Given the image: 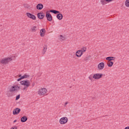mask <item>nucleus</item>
<instances>
[{"instance_id": "f257e3e1", "label": "nucleus", "mask_w": 129, "mask_h": 129, "mask_svg": "<svg viewBox=\"0 0 129 129\" xmlns=\"http://www.w3.org/2000/svg\"><path fill=\"white\" fill-rule=\"evenodd\" d=\"M18 90H20V87L18 85H14L9 89V91L7 92V96L8 97H12L13 96V93L15 92V91H18Z\"/></svg>"}, {"instance_id": "f03ea898", "label": "nucleus", "mask_w": 129, "mask_h": 129, "mask_svg": "<svg viewBox=\"0 0 129 129\" xmlns=\"http://www.w3.org/2000/svg\"><path fill=\"white\" fill-rule=\"evenodd\" d=\"M21 85H24V87L23 88V90H26V89H28V87H30L31 84L30 83L29 80H25V81H22L20 82Z\"/></svg>"}, {"instance_id": "7ed1b4c3", "label": "nucleus", "mask_w": 129, "mask_h": 129, "mask_svg": "<svg viewBox=\"0 0 129 129\" xmlns=\"http://www.w3.org/2000/svg\"><path fill=\"white\" fill-rule=\"evenodd\" d=\"M47 89L42 88L38 90V94L40 96H44V95L47 93Z\"/></svg>"}, {"instance_id": "20e7f679", "label": "nucleus", "mask_w": 129, "mask_h": 129, "mask_svg": "<svg viewBox=\"0 0 129 129\" xmlns=\"http://www.w3.org/2000/svg\"><path fill=\"white\" fill-rule=\"evenodd\" d=\"M12 60L13 58H12V57H7L2 59L0 62L1 63V64H8L9 62H11V61H12Z\"/></svg>"}, {"instance_id": "39448f33", "label": "nucleus", "mask_w": 129, "mask_h": 129, "mask_svg": "<svg viewBox=\"0 0 129 129\" xmlns=\"http://www.w3.org/2000/svg\"><path fill=\"white\" fill-rule=\"evenodd\" d=\"M68 122V118L67 117H61L59 119V123L60 124H65V123H67Z\"/></svg>"}, {"instance_id": "423d86ee", "label": "nucleus", "mask_w": 129, "mask_h": 129, "mask_svg": "<svg viewBox=\"0 0 129 129\" xmlns=\"http://www.w3.org/2000/svg\"><path fill=\"white\" fill-rule=\"evenodd\" d=\"M26 15L28 18H29V19H31V20H33V21L36 20V19H37V17H36L35 15L29 12L26 13Z\"/></svg>"}, {"instance_id": "0eeeda50", "label": "nucleus", "mask_w": 129, "mask_h": 129, "mask_svg": "<svg viewBox=\"0 0 129 129\" xmlns=\"http://www.w3.org/2000/svg\"><path fill=\"white\" fill-rule=\"evenodd\" d=\"M102 76H103V74H95L93 76V78H94V79L98 80L100 79V78H101Z\"/></svg>"}, {"instance_id": "6e6552de", "label": "nucleus", "mask_w": 129, "mask_h": 129, "mask_svg": "<svg viewBox=\"0 0 129 129\" xmlns=\"http://www.w3.org/2000/svg\"><path fill=\"white\" fill-rule=\"evenodd\" d=\"M47 21H49V22H52V15H51V14L47 12L46 13V16H45Z\"/></svg>"}, {"instance_id": "1a4fd4ad", "label": "nucleus", "mask_w": 129, "mask_h": 129, "mask_svg": "<svg viewBox=\"0 0 129 129\" xmlns=\"http://www.w3.org/2000/svg\"><path fill=\"white\" fill-rule=\"evenodd\" d=\"M37 18H38L39 20H43V18H45V13L43 12L37 13Z\"/></svg>"}, {"instance_id": "9d476101", "label": "nucleus", "mask_w": 129, "mask_h": 129, "mask_svg": "<svg viewBox=\"0 0 129 129\" xmlns=\"http://www.w3.org/2000/svg\"><path fill=\"white\" fill-rule=\"evenodd\" d=\"M104 68V62H100L98 65V69L102 70Z\"/></svg>"}, {"instance_id": "9b49d317", "label": "nucleus", "mask_w": 129, "mask_h": 129, "mask_svg": "<svg viewBox=\"0 0 129 129\" xmlns=\"http://www.w3.org/2000/svg\"><path fill=\"white\" fill-rule=\"evenodd\" d=\"M21 112V109L19 108H16L13 110V114L14 115L18 114V113H20Z\"/></svg>"}, {"instance_id": "f8f14e48", "label": "nucleus", "mask_w": 129, "mask_h": 129, "mask_svg": "<svg viewBox=\"0 0 129 129\" xmlns=\"http://www.w3.org/2000/svg\"><path fill=\"white\" fill-rule=\"evenodd\" d=\"M43 8H44V5L42 4H38L36 6V9L37 10H38L39 11H41V10H43Z\"/></svg>"}, {"instance_id": "ddd939ff", "label": "nucleus", "mask_w": 129, "mask_h": 129, "mask_svg": "<svg viewBox=\"0 0 129 129\" xmlns=\"http://www.w3.org/2000/svg\"><path fill=\"white\" fill-rule=\"evenodd\" d=\"M46 33V30L45 29H42L40 30V36L41 37H44L45 34Z\"/></svg>"}, {"instance_id": "4468645a", "label": "nucleus", "mask_w": 129, "mask_h": 129, "mask_svg": "<svg viewBox=\"0 0 129 129\" xmlns=\"http://www.w3.org/2000/svg\"><path fill=\"white\" fill-rule=\"evenodd\" d=\"M28 120V117L26 116H24L21 118V122H26Z\"/></svg>"}, {"instance_id": "2eb2a0df", "label": "nucleus", "mask_w": 129, "mask_h": 129, "mask_svg": "<svg viewBox=\"0 0 129 129\" xmlns=\"http://www.w3.org/2000/svg\"><path fill=\"white\" fill-rule=\"evenodd\" d=\"M31 31H32V32L35 33V32H37V31H38V30H39V28H38V27H37V26H33V27L31 29Z\"/></svg>"}, {"instance_id": "dca6fc26", "label": "nucleus", "mask_w": 129, "mask_h": 129, "mask_svg": "<svg viewBox=\"0 0 129 129\" xmlns=\"http://www.w3.org/2000/svg\"><path fill=\"white\" fill-rule=\"evenodd\" d=\"M114 59H115V57L113 56H108L106 58V60L108 61H113V60H114Z\"/></svg>"}, {"instance_id": "f3484780", "label": "nucleus", "mask_w": 129, "mask_h": 129, "mask_svg": "<svg viewBox=\"0 0 129 129\" xmlns=\"http://www.w3.org/2000/svg\"><path fill=\"white\" fill-rule=\"evenodd\" d=\"M56 18L58 20H61L63 19V15L61 13H59L56 15Z\"/></svg>"}, {"instance_id": "a211bd4d", "label": "nucleus", "mask_w": 129, "mask_h": 129, "mask_svg": "<svg viewBox=\"0 0 129 129\" xmlns=\"http://www.w3.org/2000/svg\"><path fill=\"white\" fill-rule=\"evenodd\" d=\"M50 12L52 13V14H54L55 15H57V14L60 13V12L54 10H50Z\"/></svg>"}, {"instance_id": "6ab92c4d", "label": "nucleus", "mask_w": 129, "mask_h": 129, "mask_svg": "<svg viewBox=\"0 0 129 129\" xmlns=\"http://www.w3.org/2000/svg\"><path fill=\"white\" fill-rule=\"evenodd\" d=\"M24 7L25 9H28V10H31V9H32V7L28 4H24Z\"/></svg>"}, {"instance_id": "aec40b11", "label": "nucleus", "mask_w": 129, "mask_h": 129, "mask_svg": "<svg viewBox=\"0 0 129 129\" xmlns=\"http://www.w3.org/2000/svg\"><path fill=\"white\" fill-rule=\"evenodd\" d=\"M90 58H91V56L90 55H87V56H86L84 60V61H88V60H89V59H90Z\"/></svg>"}, {"instance_id": "412c9836", "label": "nucleus", "mask_w": 129, "mask_h": 129, "mask_svg": "<svg viewBox=\"0 0 129 129\" xmlns=\"http://www.w3.org/2000/svg\"><path fill=\"white\" fill-rule=\"evenodd\" d=\"M107 66L108 67H112L113 66V62L112 61H108Z\"/></svg>"}, {"instance_id": "4be33fe9", "label": "nucleus", "mask_w": 129, "mask_h": 129, "mask_svg": "<svg viewBox=\"0 0 129 129\" xmlns=\"http://www.w3.org/2000/svg\"><path fill=\"white\" fill-rule=\"evenodd\" d=\"M43 52H42V54L44 55L45 53H46V51H47V45H45L43 47Z\"/></svg>"}, {"instance_id": "5701e85b", "label": "nucleus", "mask_w": 129, "mask_h": 129, "mask_svg": "<svg viewBox=\"0 0 129 129\" xmlns=\"http://www.w3.org/2000/svg\"><path fill=\"white\" fill-rule=\"evenodd\" d=\"M22 79H25V78H28L30 77V76L29 75H27V74H25L24 76L21 77Z\"/></svg>"}, {"instance_id": "b1692460", "label": "nucleus", "mask_w": 129, "mask_h": 129, "mask_svg": "<svg viewBox=\"0 0 129 129\" xmlns=\"http://www.w3.org/2000/svg\"><path fill=\"white\" fill-rule=\"evenodd\" d=\"M59 40L61 42H63V41L65 40V37L62 35H60Z\"/></svg>"}, {"instance_id": "393cba45", "label": "nucleus", "mask_w": 129, "mask_h": 129, "mask_svg": "<svg viewBox=\"0 0 129 129\" xmlns=\"http://www.w3.org/2000/svg\"><path fill=\"white\" fill-rule=\"evenodd\" d=\"M80 50H78L77 52H76V56H77V57H81L80 55Z\"/></svg>"}, {"instance_id": "a878e982", "label": "nucleus", "mask_w": 129, "mask_h": 129, "mask_svg": "<svg viewBox=\"0 0 129 129\" xmlns=\"http://www.w3.org/2000/svg\"><path fill=\"white\" fill-rule=\"evenodd\" d=\"M125 6L127 8H129V0H126L125 2Z\"/></svg>"}, {"instance_id": "bb28decb", "label": "nucleus", "mask_w": 129, "mask_h": 129, "mask_svg": "<svg viewBox=\"0 0 129 129\" xmlns=\"http://www.w3.org/2000/svg\"><path fill=\"white\" fill-rule=\"evenodd\" d=\"M105 0H101V4L103 5V6H104V5H105V4H106V3H105Z\"/></svg>"}, {"instance_id": "cd10ccee", "label": "nucleus", "mask_w": 129, "mask_h": 129, "mask_svg": "<svg viewBox=\"0 0 129 129\" xmlns=\"http://www.w3.org/2000/svg\"><path fill=\"white\" fill-rule=\"evenodd\" d=\"M89 79H90L91 81H92L93 79V76H92V75H90V76L89 77Z\"/></svg>"}, {"instance_id": "c85d7f7f", "label": "nucleus", "mask_w": 129, "mask_h": 129, "mask_svg": "<svg viewBox=\"0 0 129 129\" xmlns=\"http://www.w3.org/2000/svg\"><path fill=\"white\" fill-rule=\"evenodd\" d=\"M20 97H21V95L19 94L18 95H17L16 97V100H19V99H20Z\"/></svg>"}, {"instance_id": "c756f323", "label": "nucleus", "mask_w": 129, "mask_h": 129, "mask_svg": "<svg viewBox=\"0 0 129 129\" xmlns=\"http://www.w3.org/2000/svg\"><path fill=\"white\" fill-rule=\"evenodd\" d=\"M80 55H79V56H80L81 57V56H82V55H83V52H84V51H83V50H80Z\"/></svg>"}, {"instance_id": "7c9ffc66", "label": "nucleus", "mask_w": 129, "mask_h": 129, "mask_svg": "<svg viewBox=\"0 0 129 129\" xmlns=\"http://www.w3.org/2000/svg\"><path fill=\"white\" fill-rule=\"evenodd\" d=\"M82 51H83V52H86V47H84L82 48Z\"/></svg>"}, {"instance_id": "2f4dec72", "label": "nucleus", "mask_w": 129, "mask_h": 129, "mask_svg": "<svg viewBox=\"0 0 129 129\" xmlns=\"http://www.w3.org/2000/svg\"><path fill=\"white\" fill-rule=\"evenodd\" d=\"M113 0H105V2L107 3H110V2H112Z\"/></svg>"}, {"instance_id": "473e14b6", "label": "nucleus", "mask_w": 129, "mask_h": 129, "mask_svg": "<svg viewBox=\"0 0 129 129\" xmlns=\"http://www.w3.org/2000/svg\"><path fill=\"white\" fill-rule=\"evenodd\" d=\"M22 79H23V78L21 77V78L17 79V81H21V80H22Z\"/></svg>"}, {"instance_id": "72a5a7b5", "label": "nucleus", "mask_w": 129, "mask_h": 129, "mask_svg": "<svg viewBox=\"0 0 129 129\" xmlns=\"http://www.w3.org/2000/svg\"><path fill=\"white\" fill-rule=\"evenodd\" d=\"M67 104H68V102H66L64 103V106H66V105H67Z\"/></svg>"}, {"instance_id": "f704fd0d", "label": "nucleus", "mask_w": 129, "mask_h": 129, "mask_svg": "<svg viewBox=\"0 0 129 129\" xmlns=\"http://www.w3.org/2000/svg\"><path fill=\"white\" fill-rule=\"evenodd\" d=\"M32 85V87H34V86H35V83H33Z\"/></svg>"}, {"instance_id": "c9c22d12", "label": "nucleus", "mask_w": 129, "mask_h": 129, "mask_svg": "<svg viewBox=\"0 0 129 129\" xmlns=\"http://www.w3.org/2000/svg\"><path fill=\"white\" fill-rule=\"evenodd\" d=\"M124 129H129V126H126Z\"/></svg>"}, {"instance_id": "e433bc0d", "label": "nucleus", "mask_w": 129, "mask_h": 129, "mask_svg": "<svg viewBox=\"0 0 129 129\" xmlns=\"http://www.w3.org/2000/svg\"><path fill=\"white\" fill-rule=\"evenodd\" d=\"M18 77H22V75H19V76H18Z\"/></svg>"}, {"instance_id": "4c0bfd02", "label": "nucleus", "mask_w": 129, "mask_h": 129, "mask_svg": "<svg viewBox=\"0 0 129 129\" xmlns=\"http://www.w3.org/2000/svg\"><path fill=\"white\" fill-rule=\"evenodd\" d=\"M13 122L15 123V122H17V120H15Z\"/></svg>"}]
</instances>
